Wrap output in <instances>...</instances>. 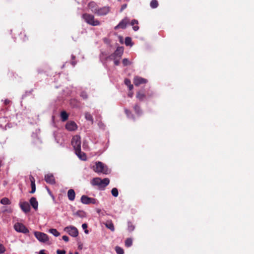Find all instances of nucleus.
Returning a JSON list of instances; mask_svg holds the SVG:
<instances>
[{"label": "nucleus", "instance_id": "f257e3e1", "mask_svg": "<svg viewBox=\"0 0 254 254\" xmlns=\"http://www.w3.org/2000/svg\"><path fill=\"white\" fill-rule=\"evenodd\" d=\"M93 170L97 173H103L105 174H108L110 172L107 167L101 162H97L95 165L93 167Z\"/></svg>", "mask_w": 254, "mask_h": 254}, {"label": "nucleus", "instance_id": "f03ea898", "mask_svg": "<svg viewBox=\"0 0 254 254\" xmlns=\"http://www.w3.org/2000/svg\"><path fill=\"white\" fill-rule=\"evenodd\" d=\"M84 21L88 24L92 26H98L100 24L99 20L95 19L94 16L93 15L84 13L82 16Z\"/></svg>", "mask_w": 254, "mask_h": 254}, {"label": "nucleus", "instance_id": "7ed1b4c3", "mask_svg": "<svg viewBox=\"0 0 254 254\" xmlns=\"http://www.w3.org/2000/svg\"><path fill=\"white\" fill-rule=\"evenodd\" d=\"M64 230L72 237H77L79 234L78 229L73 226L65 227Z\"/></svg>", "mask_w": 254, "mask_h": 254}, {"label": "nucleus", "instance_id": "20e7f679", "mask_svg": "<svg viewBox=\"0 0 254 254\" xmlns=\"http://www.w3.org/2000/svg\"><path fill=\"white\" fill-rule=\"evenodd\" d=\"M81 202L83 204H98L99 201L97 199L89 197L85 195H83L80 198Z\"/></svg>", "mask_w": 254, "mask_h": 254}, {"label": "nucleus", "instance_id": "39448f33", "mask_svg": "<svg viewBox=\"0 0 254 254\" xmlns=\"http://www.w3.org/2000/svg\"><path fill=\"white\" fill-rule=\"evenodd\" d=\"M123 53L124 48L123 47H118L115 52L109 57H106V60L108 59H113V58H115L120 59L123 54Z\"/></svg>", "mask_w": 254, "mask_h": 254}, {"label": "nucleus", "instance_id": "423d86ee", "mask_svg": "<svg viewBox=\"0 0 254 254\" xmlns=\"http://www.w3.org/2000/svg\"><path fill=\"white\" fill-rule=\"evenodd\" d=\"M71 144L75 150L81 148L80 136L78 135L74 136L72 138Z\"/></svg>", "mask_w": 254, "mask_h": 254}, {"label": "nucleus", "instance_id": "0eeeda50", "mask_svg": "<svg viewBox=\"0 0 254 254\" xmlns=\"http://www.w3.org/2000/svg\"><path fill=\"white\" fill-rule=\"evenodd\" d=\"M35 237L41 242L46 243L49 241L48 236L44 233L36 231L34 232Z\"/></svg>", "mask_w": 254, "mask_h": 254}, {"label": "nucleus", "instance_id": "6e6552de", "mask_svg": "<svg viewBox=\"0 0 254 254\" xmlns=\"http://www.w3.org/2000/svg\"><path fill=\"white\" fill-rule=\"evenodd\" d=\"M15 230L18 232L27 234L29 233L28 229L22 223H16L14 225Z\"/></svg>", "mask_w": 254, "mask_h": 254}, {"label": "nucleus", "instance_id": "1a4fd4ad", "mask_svg": "<svg viewBox=\"0 0 254 254\" xmlns=\"http://www.w3.org/2000/svg\"><path fill=\"white\" fill-rule=\"evenodd\" d=\"M110 10L109 6H104L103 7H98L97 10H93L94 13L98 15L102 16L107 14Z\"/></svg>", "mask_w": 254, "mask_h": 254}, {"label": "nucleus", "instance_id": "9d476101", "mask_svg": "<svg viewBox=\"0 0 254 254\" xmlns=\"http://www.w3.org/2000/svg\"><path fill=\"white\" fill-rule=\"evenodd\" d=\"M129 23V19L126 17L123 19L115 27V29L117 30L119 28L125 29L127 27V25Z\"/></svg>", "mask_w": 254, "mask_h": 254}, {"label": "nucleus", "instance_id": "9b49d317", "mask_svg": "<svg viewBox=\"0 0 254 254\" xmlns=\"http://www.w3.org/2000/svg\"><path fill=\"white\" fill-rule=\"evenodd\" d=\"M65 128L69 131H74L77 129V126L73 121H68L65 125Z\"/></svg>", "mask_w": 254, "mask_h": 254}, {"label": "nucleus", "instance_id": "f8f14e48", "mask_svg": "<svg viewBox=\"0 0 254 254\" xmlns=\"http://www.w3.org/2000/svg\"><path fill=\"white\" fill-rule=\"evenodd\" d=\"M19 206L22 210L25 213L30 211V205L27 201L20 202Z\"/></svg>", "mask_w": 254, "mask_h": 254}, {"label": "nucleus", "instance_id": "ddd939ff", "mask_svg": "<svg viewBox=\"0 0 254 254\" xmlns=\"http://www.w3.org/2000/svg\"><path fill=\"white\" fill-rule=\"evenodd\" d=\"M147 82V80L139 77V76H135L133 79V83L135 86H139L141 84L145 83Z\"/></svg>", "mask_w": 254, "mask_h": 254}, {"label": "nucleus", "instance_id": "4468645a", "mask_svg": "<svg viewBox=\"0 0 254 254\" xmlns=\"http://www.w3.org/2000/svg\"><path fill=\"white\" fill-rule=\"evenodd\" d=\"M45 181L50 184H55L56 182L54 177L52 174H48L45 176Z\"/></svg>", "mask_w": 254, "mask_h": 254}, {"label": "nucleus", "instance_id": "2eb2a0df", "mask_svg": "<svg viewBox=\"0 0 254 254\" xmlns=\"http://www.w3.org/2000/svg\"><path fill=\"white\" fill-rule=\"evenodd\" d=\"M75 152L80 159L84 161L86 160V155L85 153L81 151V148L75 150Z\"/></svg>", "mask_w": 254, "mask_h": 254}, {"label": "nucleus", "instance_id": "dca6fc26", "mask_svg": "<svg viewBox=\"0 0 254 254\" xmlns=\"http://www.w3.org/2000/svg\"><path fill=\"white\" fill-rule=\"evenodd\" d=\"M30 203L32 207L35 209L37 210L38 207V202L35 197H32L30 199Z\"/></svg>", "mask_w": 254, "mask_h": 254}, {"label": "nucleus", "instance_id": "f3484780", "mask_svg": "<svg viewBox=\"0 0 254 254\" xmlns=\"http://www.w3.org/2000/svg\"><path fill=\"white\" fill-rule=\"evenodd\" d=\"M101 182H102L100 183V185L99 188L101 189H104L109 185L110 183V180L108 178H104L103 180L101 179Z\"/></svg>", "mask_w": 254, "mask_h": 254}, {"label": "nucleus", "instance_id": "a211bd4d", "mask_svg": "<svg viewBox=\"0 0 254 254\" xmlns=\"http://www.w3.org/2000/svg\"><path fill=\"white\" fill-rule=\"evenodd\" d=\"M68 198L70 201H73L75 197V193L73 189H70L67 191Z\"/></svg>", "mask_w": 254, "mask_h": 254}, {"label": "nucleus", "instance_id": "6ab92c4d", "mask_svg": "<svg viewBox=\"0 0 254 254\" xmlns=\"http://www.w3.org/2000/svg\"><path fill=\"white\" fill-rule=\"evenodd\" d=\"M101 179L100 178H95L93 179L91 181V184L93 186H98L99 187Z\"/></svg>", "mask_w": 254, "mask_h": 254}, {"label": "nucleus", "instance_id": "aec40b11", "mask_svg": "<svg viewBox=\"0 0 254 254\" xmlns=\"http://www.w3.org/2000/svg\"><path fill=\"white\" fill-rule=\"evenodd\" d=\"M30 180L31 182V191L30 193H33L35 192L36 190V186L35 184V179L33 177H30Z\"/></svg>", "mask_w": 254, "mask_h": 254}, {"label": "nucleus", "instance_id": "412c9836", "mask_svg": "<svg viewBox=\"0 0 254 254\" xmlns=\"http://www.w3.org/2000/svg\"><path fill=\"white\" fill-rule=\"evenodd\" d=\"M105 225V226L111 231L114 232L115 231L114 225L111 221H107Z\"/></svg>", "mask_w": 254, "mask_h": 254}, {"label": "nucleus", "instance_id": "4be33fe9", "mask_svg": "<svg viewBox=\"0 0 254 254\" xmlns=\"http://www.w3.org/2000/svg\"><path fill=\"white\" fill-rule=\"evenodd\" d=\"M138 22L136 19H133L131 20L130 22V25L132 26V28L134 31H136L139 29V27L138 26H134L135 24H138Z\"/></svg>", "mask_w": 254, "mask_h": 254}, {"label": "nucleus", "instance_id": "5701e85b", "mask_svg": "<svg viewBox=\"0 0 254 254\" xmlns=\"http://www.w3.org/2000/svg\"><path fill=\"white\" fill-rule=\"evenodd\" d=\"M88 7L91 10L92 12L94 13L93 10H97V8L98 7L97 5L95 2L93 1H91L88 4Z\"/></svg>", "mask_w": 254, "mask_h": 254}, {"label": "nucleus", "instance_id": "b1692460", "mask_svg": "<svg viewBox=\"0 0 254 254\" xmlns=\"http://www.w3.org/2000/svg\"><path fill=\"white\" fill-rule=\"evenodd\" d=\"M48 232L56 237L60 235V233L57 231V229L54 228L50 229Z\"/></svg>", "mask_w": 254, "mask_h": 254}, {"label": "nucleus", "instance_id": "393cba45", "mask_svg": "<svg viewBox=\"0 0 254 254\" xmlns=\"http://www.w3.org/2000/svg\"><path fill=\"white\" fill-rule=\"evenodd\" d=\"M61 117L63 122L66 121L68 119V115L65 111H63L61 113Z\"/></svg>", "mask_w": 254, "mask_h": 254}, {"label": "nucleus", "instance_id": "a878e982", "mask_svg": "<svg viewBox=\"0 0 254 254\" xmlns=\"http://www.w3.org/2000/svg\"><path fill=\"white\" fill-rule=\"evenodd\" d=\"M125 43L126 46L131 47L133 45L131 38L127 37L125 38Z\"/></svg>", "mask_w": 254, "mask_h": 254}, {"label": "nucleus", "instance_id": "bb28decb", "mask_svg": "<svg viewBox=\"0 0 254 254\" xmlns=\"http://www.w3.org/2000/svg\"><path fill=\"white\" fill-rule=\"evenodd\" d=\"M85 118L86 120L91 122L92 123H93V117L89 113L86 112L85 113Z\"/></svg>", "mask_w": 254, "mask_h": 254}, {"label": "nucleus", "instance_id": "cd10ccee", "mask_svg": "<svg viewBox=\"0 0 254 254\" xmlns=\"http://www.w3.org/2000/svg\"><path fill=\"white\" fill-rule=\"evenodd\" d=\"M0 203L4 205H7L9 204L10 203V201L7 197H3L1 199Z\"/></svg>", "mask_w": 254, "mask_h": 254}, {"label": "nucleus", "instance_id": "c85d7f7f", "mask_svg": "<svg viewBox=\"0 0 254 254\" xmlns=\"http://www.w3.org/2000/svg\"><path fill=\"white\" fill-rule=\"evenodd\" d=\"M158 5V1L156 0H152L150 2V6L152 8H156Z\"/></svg>", "mask_w": 254, "mask_h": 254}, {"label": "nucleus", "instance_id": "c756f323", "mask_svg": "<svg viewBox=\"0 0 254 254\" xmlns=\"http://www.w3.org/2000/svg\"><path fill=\"white\" fill-rule=\"evenodd\" d=\"M145 96L144 93H141L139 92H138L136 94L137 98L140 101H142L144 99V98H145Z\"/></svg>", "mask_w": 254, "mask_h": 254}, {"label": "nucleus", "instance_id": "7c9ffc66", "mask_svg": "<svg viewBox=\"0 0 254 254\" xmlns=\"http://www.w3.org/2000/svg\"><path fill=\"white\" fill-rule=\"evenodd\" d=\"M134 109L136 114H137L138 115H140L141 114V110H140V107L137 105L134 106Z\"/></svg>", "mask_w": 254, "mask_h": 254}, {"label": "nucleus", "instance_id": "2f4dec72", "mask_svg": "<svg viewBox=\"0 0 254 254\" xmlns=\"http://www.w3.org/2000/svg\"><path fill=\"white\" fill-rule=\"evenodd\" d=\"M111 193L113 196L114 197H117L119 195L118 190L117 188H114L112 189Z\"/></svg>", "mask_w": 254, "mask_h": 254}, {"label": "nucleus", "instance_id": "473e14b6", "mask_svg": "<svg viewBox=\"0 0 254 254\" xmlns=\"http://www.w3.org/2000/svg\"><path fill=\"white\" fill-rule=\"evenodd\" d=\"M132 241L130 238H127L125 241V245L127 247H129L132 245Z\"/></svg>", "mask_w": 254, "mask_h": 254}, {"label": "nucleus", "instance_id": "72a5a7b5", "mask_svg": "<svg viewBox=\"0 0 254 254\" xmlns=\"http://www.w3.org/2000/svg\"><path fill=\"white\" fill-rule=\"evenodd\" d=\"M115 250L118 254H124V250L119 246L116 247Z\"/></svg>", "mask_w": 254, "mask_h": 254}, {"label": "nucleus", "instance_id": "f704fd0d", "mask_svg": "<svg viewBox=\"0 0 254 254\" xmlns=\"http://www.w3.org/2000/svg\"><path fill=\"white\" fill-rule=\"evenodd\" d=\"M82 228L84 231V233L86 234H88L89 233V231L87 230L88 226L86 223H83L82 224Z\"/></svg>", "mask_w": 254, "mask_h": 254}, {"label": "nucleus", "instance_id": "c9c22d12", "mask_svg": "<svg viewBox=\"0 0 254 254\" xmlns=\"http://www.w3.org/2000/svg\"><path fill=\"white\" fill-rule=\"evenodd\" d=\"M123 64L125 66L129 65L130 63L127 59L125 58L123 60Z\"/></svg>", "mask_w": 254, "mask_h": 254}, {"label": "nucleus", "instance_id": "e433bc0d", "mask_svg": "<svg viewBox=\"0 0 254 254\" xmlns=\"http://www.w3.org/2000/svg\"><path fill=\"white\" fill-rule=\"evenodd\" d=\"M80 96L84 100L88 98V95L85 91H82L80 93Z\"/></svg>", "mask_w": 254, "mask_h": 254}, {"label": "nucleus", "instance_id": "4c0bfd02", "mask_svg": "<svg viewBox=\"0 0 254 254\" xmlns=\"http://www.w3.org/2000/svg\"><path fill=\"white\" fill-rule=\"evenodd\" d=\"M125 113L128 118H132L134 120L133 116L131 114L129 111L127 109H125Z\"/></svg>", "mask_w": 254, "mask_h": 254}, {"label": "nucleus", "instance_id": "58836bf2", "mask_svg": "<svg viewBox=\"0 0 254 254\" xmlns=\"http://www.w3.org/2000/svg\"><path fill=\"white\" fill-rule=\"evenodd\" d=\"M76 215L80 217H84L85 216V213L83 211L79 210L76 212Z\"/></svg>", "mask_w": 254, "mask_h": 254}, {"label": "nucleus", "instance_id": "ea45409f", "mask_svg": "<svg viewBox=\"0 0 254 254\" xmlns=\"http://www.w3.org/2000/svg\"><path fill=\"white\" fill-rule=\"evenodd\" d=\"M134 229V226L130 223H128V230L130 232L132 231Z\"/></svg>", "mask_w": 254, "mask_h": 254}, {"label": "nucleus", "instance_id": "a19ab883", "mask_svg": "<svg viewBox=\"0 0 254 254\" xmlns=\"http://www.w3.org/2000/svg\"><path fill=\"white\" fill-rule=\"evenodd\" d=\"M5 251V248L3 245L0 244V254L4 253Z\"/></svg>", "mask_w": 254, "mask_h": 254}, {"label": "nucleus", "instance_id": "79ce46f5", "mask_svg": "<svg viewBox=\"0 0 254 254\" xmlns=\"http://www.w3.org/2000/svg\"><path fill=\"white\" fill-rule=\"evenodd\" d=\"M111 60H113L114 62V64L116 65H118L120 64V59L118 58H113V59H111Z\"/></svg>", "mask_w": 254, "mask_h": 254}, {"label": "nucleus", "instance_id": "37998d69", "mask_svg": "<svg viewBox=\"0 0 254 254\" xmlns=\"http://www.w3.org/2000/svg\"><path fill=\"white\" fill-rule=\"evenodd\" d=\"M65 251L64 250H58L57 251V254H65Z\"/></svg>", "mask_w": 254, "mask_h": 254}, {"label": "nucleus", "instance_id": "c03bdc74", "mask_svg": "<svg viewBox=\"0 0 254 254\" xmlns=\"http://www.w3.org/2000/svg\"><path fill=\"white\" fill-rule=\"evenodd\" d=\"M125 83L127 86L131 84L130 80L128 79H126L125 80Z\"/></svg>", "mask_w": 254, "mask_h": 254}, {"label": "nucleus", "instance_id": "a18cd8bd", "mask_svg": "<svg viewBox=\"0 0 254 254\" xmlns=\"http://www.w3.org/2000/svg\"><path fill=\"white\" fill-rule=\"evenodd\" d=\"M62 239L64 241L66 242H67L69 241L68 237L66 235L63 236Z\"/></svg>", "mask_w": 254, "mask_h": 254}, {"label": "nucleus", "instance_id": "49530a36", "mask_svg": "<svg viewBox=\"0 0 254 254\" xmlns=\"http://www.w3.org/2000/svg\"><path fill=\"white\" fill-rule=\"evenodd\" d=\"M127 5L126 4H123L122 6V7H121V11H123L124 9H125L127 7Z\"/></svg>", "mask_w": 254, "mask_h": 254}, {"label": "nucleus", "instance_id": "de8ad7c7", "mask_svg": "<svg viewBox=\"0 0 254 254\" xmlns=\"http://www.w3.org/2000/svg\"><path fill=\"white\" fill-rule=\"evenodd\" d=\"M128 87L129 90L130 91H131V90L133 89V85H132L131 84H130V85H129L128 86Z\"/></svg>", "mask_w": 254, "mask_h": 254}, {"label": "nucleus", "instance_id": "09e8293b", "mask_svg": "<svg viewBox=\"0 0 254 254\" xmlns=\"http://www.w3.org/2000/svg\"><path fill=\"white\" fill-rule=\"evenodd\" d=\"M128 96L129 97H132V96H133V93L132 92H130L129 93H128Z\"/></svg>", "mask_w": 254, "mask_h": 254}, {"label": "nucleus", "instance_id": "8fccbe9b", "mask_svg": "<svg viewBox=\"0 0 254 254\" xmlns=\"http://www.w3.org/2000/svg\"><path fill=\"white\" fill-rule=\"evenodd\" d=\"M9 101L8 100H5L4 101V103H5V104H6V105H7V104H9Z\"/></svg>", "mask_w": 254, "mask_h": 254}, {"label": "nucleus", "instance_id": "3c124183", "mask_svg": "<svg viewBox=\"0 0 254 254\" xmlns=\"http://www.w3.org/2000/svg\"><path fill=\"white\" fill-rule=\"evenodd\" d=\"M71 64H72L73 66H75V65L76 64V63H75L74 61H72L71 62Z\"/></svg>", "mask_w": 254, "mask_h": 254}, {"label": "nucleus", "instance_id": "603ef678", "mask_svg": "<svg viewBox=\"0 0 254 254\" xmlns=\"http://www.w3.org/2000/svg\"><path fill=\"white\" fill-rule=\"evenodd\" d=\"M103 55V53H101V55H100V60H101V61H102V60H103V57H102Z\"/></svg>", "mask_w": 254, "mask_h": 254}, {"label": "nucleus", "instance_id": "864d4df0", "mask_svg": "<svg viewBox=\"0 0 254 254\" xmlns=\"http://www.w3.org/2000/svg\"><path fill=\"white\" fill-rule=\"evenodd\" d=\"M75 56H73V55H72V56H71V58H72V60H73L75 59Z\"/></svg>", "mask_w": 254, "mask_h": 254}, {"label": "nucleus", "instance_id": "5fc2aeb1", "mask_svg": "<svg viewBox=\"0 0 254 254\" xmlns=\"http://www.w3.org/2000/svg\"><path fill=\"white\" fill-rule=\"evenodd\" d=\"M84 146H85V143H83V147H84Z\"/></svg>", "mask_w": 254, "mask_h": 254}, {"label": "nucleus", "instance_id": "6e6d98bb", "mask_svg": "<svg viewBox=\"0 0 254 254\" xmlns=\"http://www.w3.org/2000/svg\"><path fill=\"white\" fill-rule=\"evenodd\" d=\"M75 254H78V253H77V252H76V253H75Z\"/></svg>", "mask_w": 254, "mask_h": 254}, {"label": "nucleus", "instance_id": "4d7b16f0", "mask_svg": "<svg viewBox=\"0 0 254 254\" xmlns=\"http://www.w3.org/2000/svg\"><path fill=\"white\" fill-rule=\"evenodd\" d=\"M69 254H72L70 253Z\"/></svg>", "mask_w": 254, "mask_h": 254}]
</instances>
